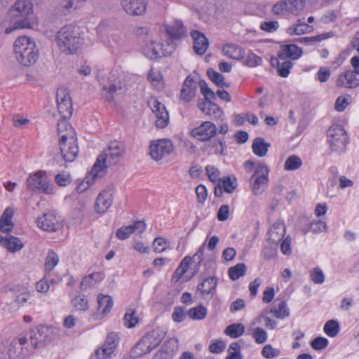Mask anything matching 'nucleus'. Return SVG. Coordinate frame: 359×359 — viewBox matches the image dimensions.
Returning <instances> with one entry per match:
<instances>
[{
    "label": "nucleus",
    "instance_id": "f257e3e1",
    "mask_svg": "<svg viewBox=\"0 0 359 359\" xmlns=\"http://www.w3.org/2000/svg\"><path fill=\"white\" fill-rule=\"evenodd\" d=\"M55 42L58 50L66 55H74L83 43L79 28L72 25L61 27L55 34Z\"/></svg>",
    "mask_w": 359,
    "mask_h": 359
},
{
    "label": "nucleus",
    "instance_id": "f03ea898",
    "mask_svg": "<svg viewBox=\"0 0 359 359\" xmlns=\"http://www.w3.org/2000/svg\"><path fill=\"white\" fill-rule=\"evenodd\" d=\"M13 50L17 61L23 66L29 67L38 60L39 49L31 37L21 36L17 38L13 43Z\"/></svg>",
    "mask_w": 359,
    "mask_h": 359
},
{
    "label": "nucleus",
    "instance_id": "7ed1b4c3",
    "mask_svg": "<svg viewBox=\"0 0 359 359\" xmlns=\"http://www.w3.org/2000/svg\"><path fill=\"white\" fill-rule=\"evenodd\" d=\"M327 142L332 152L340 154L346 151L348 136L341 126L334 124L327 131Z\"/></svg>",
    "mask_w": 359,
    "mask_h": 359
},
{
    "label": "nucleus",
    "instance_id": "20e7f679",
    "mask_svg": "<svg viewBox=\"0 0 359 359\" xmlns=\"http://www.w3.org/2000/svg\"><path fill=\"white\" fill-rule=\"evenodd\" d=\"M172 51V46L169 44L163 45L159 41L158 34L156 36L151 34V39L144 41L142 46V53L150 60H156L163 56L170 55Z\"/></svg>",
    "mask_w": 359,
    "mask_h": 359
},
{
    "label": "nucleus",
    "instance_id": "39448f33",
    "mask_svg": "<svg viewBox=\"0 0 359 359\" xmlns=\"http://www.w3.org/2000/svg\"><path fill=\"white\" fill-rule=\"evenodd\" d=\"M33 11L34 6L31 0H17L9 9L8 15L33 28L36 24L32 18Z\"/></svg>",
    "mask_w": 359,
    "mask_h": 359
},
{
    "label": "nucleus",
    "instance_id": "423d86ee",
    "mask_svg": "<svg viewBox=\"0 0 359 359\" xmlns=\"http://www.w3.org/2000/svg\"><path fill=\"white\" fill-rule=\"evenodd\" d=\"M124 154L123 147L118 142L110 143L108 148L100 155L93 165V172H97V168L104 175L107 165L116 163V158Z\"/></svg>",
    "mask_w": 359,
    "mask_h": 359
},
{
    "label": "nucleus",
    "instance_id": "0eeeda50",
    "mask_svg": "<svg viewBox=\"0 0 359 359\" xmlns=\"http://www.w3.org/2000/svg\"><path fill=\"white\" fill-rule=\"evenodd\" d=\"M99 82L101 86L102 97L109 102L114 100L115 96L126 90L121 80L115 77L114 74H110L107 77L100 78Z\"/></svg>",
    "mask_w": 359,
    "mask_h": 359
},
{
    "label": "nucleus",
    "instance_id": "6e6552de",
    "mask_svg": "<svg viewBox=\"0 0 359 359\" xmlns=\"http://www.w3.org/2000/svg\"><path fill=\"white\" fill-rule=\"evenodd\" d=\"M27 187L32 191H39L46 194H52L55 186L50 183L45 171L39 170L30 175L27 179Z\"/></svg>",
    "mask_w": 359,
    "mask_h": 359
},
{
    "label": "nucleus",
    "instance_id": "1a4fd4ad",
    "mask_svg": "<svg viewBox=\"0 0 359 359\" xmlns=\"http://www.w3.org/2000/svg\"><path fill=\"white\" fill-rule=\"evenodd\" d=\"M269 168L264 163H259L254 175L251 177L252 193L257 196L261 194L269 183Z\"/></svg>",
    "mask_w": 359,
    "mask_h": 359
},
{
    "label": "nucleus",
    "instance_id": "9d476101",
    "mask_svg": "<svg viewBox=\"0 0 359 359\" xmlns=\"http://www.w3.org/2000/svg\"><path fill=\"white\" fill-rule=\"evenodd\" d=\"M174 146L170 140L161 139L152 141L149 146V155L152 159L158 161L170 154Z\"/></svg>",
    "mask_w": 359,
    "mask_h": 359
},
{
    "label": "nucleus",
    "instance_id": "9b49d317",
    "mask_svg": "<svg viewBox=\"0 0 359 359\" xmlns=\"http://www.w3.org/2000/svg\"><path fill=\"white\" fill-rule=\"evenodd\" d=\"M217 128L216 125L211 121H203L197 127L194 128L191 132V135L196 140L206 142L211 141L216 136Z\"/></svg>",
    "mask_w": 359,
    "mask_h": 359
},
{
    "label": "nucleus",
    "instance_id": "f8f14e48",
    "mask_svg": "<svg viewBox=\"0 0 359 359\" xmlns=\"http://www.w3.org/2000/svg\"><path fill=\"white\" fill-rule=\"evenodd\" d=\"M56 100L57 109L61 116L69 118L73 111L69 89L65 87L59 88L57 90Z\"/></svg>",
    "mask_w": 359,
    "mask_h": 359
},
{
    "label": "nucleus",
    "instance_id": "ddd939ff",
    "mask_svg": "<svg viewBox=\"0 0 359 359\" xmlns=\"http://www.w3.org/2000/svg\"><path fill=\"white\" fill-rule=\"evenodd\" d=\"M28 339L25 337H20L13 339L9 345L8 354L11 359H23L31 353L27 346Z\"/></svg>",
    "mask_w": 359,
    "mask_h": 359
},
{
    "label": "nucleus",
    "instance_id": "4468645a",
    "mask_svg": "<svg viewBox=\"0 0 359 359\" xmlns=\"http://www.w3.org/2000/svg\"><path fill=\"white\" fill-rule=\"evenodd\" d=\"M37 226L46 231L54 232L60 229V217L55 210H50L44 213L36 220Z\"/></svg>",
    "mask_w": 359,
    "mask_h": 359
},
{
    "label": "nucleus",
    "instance_id": "2eb2a0df",
    "mask_svg": "<svg viewBox=\"0 0 359 359\" xmlns=\"http://www.w3.org/2000/svg\"><path fill=\"white\" fill-rule=\"evenodd\" d=\"M148 105L156 118V126L160 128H165L169 123V114L165 105L155 97H151L148 101Z\"/></svg>",
    "mask_w": 359,
    "mask_h": 359
},
{
    "label": "nucleus",
    "instance_id": "dca6fc26",
    "mask_svg": "<svg viewBox=\"0 0 359 359\" xmlns=\"http://www.w3.org/2000/svg\"><path fill=\"white\" fill-rule=\"evenodd\" d=\"M59 144L61 154L64 160L67 162H72L79 153L76 135L65 139H60Z\"/></svg>",
    "mask_w": 359,
    "mask_h": 359
},
{
    "label": "nucleus",
    "instance_id": "f3484780",
    "mask_svg": "<svg viewBox=\"0 0 359 359\" xmlns=\"http://www.w3.org/2000/svg\"><path fill=\"white\" fill-rule=\"evenodd\" d=\"M118 337L115 332H111L107 337L102 348L95 351V355L97 359H109L115 351L118 344Z\"/></svg>",
    "mask_w": 359,
    "mask_h": 359
},
{
    "label": "nucleus",
    "instance_id": "a211bd4d",
    "mask_svg": "<svg viewBox=\"0 0 359 359\" xmlns=\"http://www.w3.org/2000/svg\"><path fill=\"white\" fill-rule=\"evenodd\" d=\"M114 190L113 187H107L103 190L96 199L95 211L99 213H104L111 205Z\"/></svg>",
    "mask_w": 359,
    "mask_h": 359
},
{
    "label": "nucleus",
    "instance_id": "6ab92c4d",
    "mask_svg": "<svg viewBox=\"0 0 359 359\" xmlns=\"http://www.w3.org/2000/svg\"><path fill=\"white\" fill-rule=\"evenodd\" d=\"M123 11L132 16L144 14L147 10V3L144 0H121Z\"/></svg>",
    "mask_w": 359,
    "mask_h": 359
},
{
    "label": "nucleus",
    "instance_id": "aec40b11",
    "mask_svg": "<svg viewBox=\"0 0 359 359\" xmlns=\"http://www.w3.org/2000/svg\"><path fill=\"white\" fill-rule=\"evenodd\" d=\"M178 351L177 339H170L166 341L152 359H172Z\"/></svg>",
    "mask_w": 359,
    "mask_h": 359
},
{
    "label": "nucleus",
    "instance_id": "412c9836",
    "mask_svg": "<svg viewBox=\"0 0 359 359\" xmlns=\"http://www.w3.org/2000/svg\"><path fill=\"white\" fill-rule=\"evenodd\" d=\"M198 106L200 110L210 118L215 121H223L224 111L217 104L210 101H203L199 102Z\"/></svg>",
    "mask_w": 359,
    "mask_h": 359
},
{
    "label": "nucleus",
    "instance_id": "4be33fe9",
    "mask_svg": "<svg viewBox=\"0 0 359 359\" xmlns=\"http://www.w3.org/2000/svg\"><path fill=\"white\" fill-rule=\"evenodd\" d=\"M48 332V329L44 327H39L36 330L31 331L29 341L34 349L45 346L46 342L50 340Z\"/></svg>",
    "mask_w": 359,
    "mask_h": 359
},
{
    "label": "nucleus",
    "instance_id": "5701e85b",
    "mask_svg": "<svg viewBox=\"0 0 359 359\" xmlns=\"http://www.w3.org/2000/svg\"><path fill=\"white\" fill-rule=\"evenodd\" d=\"M339 87L353 88L359 86V75L351 69L339 75L337 80Z\"/></svg>",
    "mask_w": 359,
    "mask_h": 359
},
{
    "label": "nucleus",
    "instance_id": "b1692460",
    "mask_svg": "<svg viewBox=\"0 0 359 359\" xmlns=\"http://www.w3.org/2000/svg\"><path fill=\"white\" fill-rule=\"evenodd\" d=\"M145 229L146 224L143 221H137L131 225L123 226L119 228L116 232V236L119 240L123 241L128 238L133 233H141Z\"/></svg>",
    "mask_w": 359,
    "mask_h": 359
},
{
    "label": "nucleus",
    "instance_id": "393cba45",
    "mask_svg": "<svg viewBox=\"0 0 359 359\" xmlns=\"http://www.w3.org/2000/svg\"><path fill=\"white\" fill-rule=\"evenodd\" d=\"M97 304L98 307L97 311L93 315L95 320L101 319L109 313L113 306L114 302L110 296L100 294L97 296Z\"/></svg>",
    "mask_w": 359,
    "mask_h": 359
},
{
    "label": "nucleus",
    "instance_id": "a878e982",
    "mask_svg": "<svg viewBox=\"0 0 359 359\" xmlns=\"http://www.w3.org/2000/svg\"><path fill=\"white\" fill-rule=\"evenodd\" d=\"M302 55V50L295 44H283L280 46L278 53V60L290 59L295 60L299 59Z\"/></svg>",
    "mask_w": 359,
    "mask_h": 359
},
{
    "label": "nucleus",
    "instance_id": "bb28decb",
    "mask_svg": "<svg viewBox=\"0 0 359 359\" xmlns=\"http://www.w3.org/2000/svg\"><path fill=\"white\" fill-rule=\"evenodd\" d=\"M197 83L191 76H188L184 80L180 92V99L185 102H191L196 95Z\"/></svg>",
    "mask_w": 359,
    "mask_h": 359
},
{
    "label": "nucleus",
    "instance_id": "cd10ccee",
    "mask_svg": "<svg viewBox=\"0 0 359 359\" xmlns=\"http://www.w3.org/2000/svg\"><path fill=\"white\" fill-rule=\"evenodd\" d=\"M285 230L284 222L283 220L278 219L269 229V240L276 245L283 240L285 233Z\"/></svg>",
    "mask_w": 359,
    "mask_h": 359
},
{
    "label": "nucleus",
    "instance_id": "c85d7f7f",
    "mask_svg": "<svg viewBox=\"0 0 359 359\" xmlns=\"http://www.w3.org/2000/svg\"><path fill=\"white\" fill-rule=\"evenodd\" d=\"M166 33L172 39H180L187 34L182 21L175 20L165 26Z\"/></svg>",
    "mask_w": 359,
    "mask_h": 359
},
{
    "label": "nucleus",
    "instance_id": "c756f323",
    "mask_svg": "<svg viewBox=\"0 0 359 359\" xmlns=\"http://www.w3.org/2000/svg\"><path fill=\"white\" fill-rule=\"evenodd\" d=\"M191 36L194 40V49L195 52L198 55H203L209 45L208 39L203 34L196 30L191 32Z\"/></svg>",
    "mask_w": 359,
    "mask_h": 359
},
{
    "label": "nucleus",
    "instance_id": "7c9ffc66",
    "mask_svg": "<svg viewBox=\"0 0 359 359\" xmlns=\"http://www.w3.org/2000/svg\"><path fill=\"white\" fill-rule=\"evenodd\" d=\"M10 291L15 294L16 302L21 305L27 303L30 297L29 285L27 283H18L14 285L11 288H10Z\"/></svg>",
    "mask_w": 359,
    "mask_h": 359
},
{
    "label": "nucleus",
    "instance_id": "2f4dec72",
    "mask_svg": "<svg viewBox=\"0 0 359 359\" xmlns=\"http://www.w3.org/2000/svg\"><path fill=\"white\" fill-rule=\"evenodd\" d=\"M14 210L11 207H8L0 217V231L4 233L10 232L14 224L12 222Z\"/></svg>",
    "mask_w": 359,
    "mask_h": 359
},
{
    "label": "nucleus",
    "instance_id": "473e14b6",
    "mask_svg": "<svg viewBox=\"0 0 359 359\" xmlns=\"http://www.w3.org/2000/svg\"><path fill=\"white\" fill-rule=\"evenodd\" d=\"M0 245L11 252H17L23 248L22 241L15 236L3 237L0 236Z\"/></svg>",
    "mask_w": 359,
    "mask_h": 359
},
{
    "label": "nucleus",
    "instance_id": "72a5a7b5",
    "mask_svg": "<svg viewBox=\"0 0 359 359\" xmlns=\"http://www.w3.org/2000/svg\"><path fill=\"white\" fill-rule=\"evenodd\" d=\"M216 287L217 279L215 277L212 276L205 279L199 284L197 287V290L203 297L208 294L212 296L216 290Z\"/></svg>",
    "mask_w": 359,
    "mask_h": 359
},
{
    "label": "nucleus",
    "instance_id": "f704fd0d",
    "mask_svg": "<svg viewBox=\"0 0 359 359\" xmlns=\"http://www.w3.org/2000/svg\"><path fill=\"white\" fill-rule=\"evenodd\" d=\"M223 53L225 55L234 60H241L245 57L244 50L234 43H228L223 46Z\"/></svg>",
    "mask_w": 359,
    "mask_h": 359
},
{
    "label": "nucleus",
    "instance_id": "c9c22d12",
    "mask_svg": "<svg viewBox=\"0 0 359 359\" xmlns=\"http://www.w3.org/2000/svg\"><path fill=\"white\" fill-rule=\"evenodd\" d=\"M97 172H93V167L91 171L86 175L85 179L77 186L76 190L79 193L85 191L93 182L97 178H101L104 174L97 168Z\"/></svg>",
    "mask_w": 359,
    "mask_h": 359
},
{
    "label": "nucleus",
    "instance_id": "e433bc0d",
    "mask_svg": "<svg viewBox=\"0 0 359 359\" xmlns=\"http://www.w3.org/2000/svg\"><path fill=\"white\" fill-rule=\"evenodd\" d=\"M271 144L265 142L262 137H256L252 142V149L253 153L259 156L264 157L266 155Z\"/></svg>",
    "mask_w": 359,
    "mask_h": 359
},
{
    "label": "nucleus",
    "instance_id": "4c0bfd02",
    "mask_svg": "<svg viewBox=\"0 0 359 359\" xmlns=\"http://www.w3.org/2000/svg\"><path fill=\"white\" fill-rule=\"evenodd\" d=\"M313 26L309 25L305 22L301 21L299 20L293 26H291L287 29V33L289 35H302L306 33H311L313 32Z\"/></svg>",
    "mask_w": 359,
    "mask_h": 359
},
{
    "label": "nucleus",
    "instance_id": "58836bf2",
    "mask_svg": "<svg viewBox=\"0 0 359 359\" xmlns=\"http://www.w3.org/2000/svg\"><path fill=\"white\" fill-rule=\"evenodd\" d=\"M149 344L147 338L143 336L132 349L133 357L137 358L151 352L153 349Z\"/></svg>",
    "mask_w": 359,
    "mask_h": 359
},
{
    "label": "nucleus",
    "instance_id": "ea45409f",
    "mask_svg": "<svg viewBox=\"0 0 359 359\" xmlns=\"http://www.w3.org/2000/svg\"><path fill=\"white\" fill-rule=\"evenodd\" d=\"M103 279V275L100 272H93L85 276L81 283L80 288L86 290L89 287H94Z\"/></svg>",
    "mask_w": 359,
    "mask_h": 359
},
{
    "label": "nucleus",
    "instance_id": "a19ab883",
    "mask_svg": "<svg viewBox=\"0 0 359 359\" xmlns=\"http://www.w3.org/2000/svg\"><path fill=\"white\" fill-rule=\"evenodd\" d=\"M144 337L147 338L150 347L154 349L162 341L165 337V332L158 328L147 332Z\"/></svg>",
    "mask_w": 359,
    "mask_h": 359
},
{
    "label": "nucleus",
    "instance_id": "79ce46f5",
    "mask_svg": "<svg viewBox=\"0 0 359 359\" xmlns=\"http://www.w3.org/2000/svg\"><path fill=\"white\" fill-rule=\"evenodd\" d=\"M67 118H62L57 123V133L60 139H65L75 135L74 129L67 121Z\"/></svg>",
    "mask_w": 359,
    "mask_h": 359
},
{
    "label": "nucleus",
    "instance_id": "37998d69",
    "mask_svg": "<svg viewBox=\"0 0 359 359\" xmlns=\"http://www.w3.org/2000/svg\"><path fill=\"white\" fill-rule=\"evenodd\" d=\"M148 80L157 90H160L164 88V81L162 74L153 68L148 73Z\"/></svg>",
    "mask_w": 359,
    "mask_h": 359
},
{
    "label": "nucleus",
    "instance_id": "c03bdc74",
    "mask_svg": "<svg viewBox=\"0 0 359 359\" xmlns=\"http://www.w3.org/2000/svg\"><path fill=\"white\" fill-rule=\"evenodd\" d=\"M271 313L279 319H284L290 316V309L287 307V303L282 300L277 306H274L271 309Z\"/></svg>",
    "mask_w": 359,
    "mask_h": 359
},
{
    "label": "nucleus",
    "instance_id": "a18cd8bd",
    "mask_svg": "<svg viewBox=\"0 0 359 359\" xmlns=\"http://www.w3.org/2000/svg\"><path fill=\"white\" fill-rule=\"evenodd\" d=\"M245 332V327L240 323H233L227 326L224 333L231 338H238L243 335Z\"/></svg>",
    "mask_w": 359,
    "mask_h": 359
},
{
    "label": "nucleus",
    "instance_id": "49530a36",
    "mask_svg": "<svg viewBox=\"0 0 359 359\" xmlns=\"http://www.w3.org/2000/svg\"><path fill=\"white\" fill-rule=\"evenodd\" d=\"M246 266L245 264H237L236 266L230 267L228 270L229 278L232 280H236L243 276L245 273Z\"/></svg>",
    "mask_w": 359,
    "mask_h": 359
},
{
    "label": "nucleus",
    "instance_id": "de8ad7c7",
    "mask_svg": "<svg viewBox=\"0 0 359 359\" xmlns=\"http://www.w3.org/2000/svg\"><path fill=\"white\" fill-rule=\"evenodd\" d=\"M74 308L79 311H86L89 308L88 300L84 294H79L72 301Z\"/></svg>",
    "mask_w": 359,
    "mask_h": 359
},
{
    "label": "nucleus",
    "instance_id": "09e8293b",
    "mask_svg": "<svg viewBox=\"0 0 359 359\" xmlns=\"http://www.w3.org/2000/svg\"><path fill=\"white\" fill-rule=\"evenodd\" d=\"M293 63L290 60H281L278 61L277 72L281 77L288 76Z\"/></svg>",
    "mask_w": 359,
    "mask_h": 359
},
{
    "label": "nucleus",
    "instance_id": "8fccbe9b",
    "mask_svg": "<svg viewBox=\"0 0 359 359\" xmlns=\"http://www.w3.org/2000/svg\"><path fill=\"white\" fill-rule=\"evenodd\" d=\"M290 15H298L305 7V0H287Z\"/></svg>",
    "mask_w": 359,
    "mask_h": 359
},
{
    "label": "nucleus",
    "instance_id": "3c124183",
    "mask_svg": "<svg viewBox=\"0 0 359 359\" xmlns=\"http://www.w3.org/2000/svg\"><path fill=\"white\" fill-rule=\"evenodd\" d=\"M302 165V159L295 155L290 156L284 163V168L286 170H295Z\"/></svg>",
    "mask_w": 359,
    "mask_h": 359
},
{
    "label": "nucleus",
    "instance_id": "603ef678",
    "mask_svg": "<svg viewBox=\"0 0 359 359\" xmlns=\"http://www.w3.org/2000/svg\"><path fill=\"white\" fill-rule=\"evenodd\" d=\"M207 315V309L200 305L194 308H191L188 311V316L193 320H202L205 318Z\"/></svg>",
    "mask_w": 359,
    "mask_h": 359
},
{
    "label": "nucleus",
    "instance_id": "864d4df0",
    "mask_svg": "<svg viewBox=\"0 0 359 359\" xmlns=\"http://www.w3.org/2000/svg\"><path fill=\"white\" fill-rule=\"evenodd\" d=\"M124 325L128 328L134 327L138 323L139 318L135 311L130 309L128 311L123 318Z\"/></svg>",
    "mask_w": 359,
    "mask_h": 359
},
{
    "label": "nucleus",
    "instance_id": "5fc2aeb1",
    "mask_svg": "<svg viewBox=\"0 0 359 359\" xmlns=\"http://www.w3.org/2000/svg\"><path fill=\"white\" fill-rule=\"evenodd\" d=\"M323 330L330 337H334L339 331V325L334 320H328L324 325Z\"/></svg>",
    "mask_w": 359,
    "mask_h": 359
},
{
    "label": "nucleus",
    "instance_id": "6e6d98bb",
    "mask_svg": "<svg viewBox=\"0 0 359 359\" xmlns=\"http://www.w3.org/2000/svg\"><path fill=\"white\" fill-rule=\"evenodd\" d=\"M272 13L276 15H287L289 7L287 0L280 1L272 7Z\"/></svg>",
    "mask_w": 359,
    "mask_h": 359
},
{
    "label": "nucleus",
    "instance_id": "4d7b16f0",
    "mask_svg": "<svg viewBox=\"0 0 359 359\" xmlns=\"http://www.w3.org/2000/svg\"><path fill=\"white\" fill-rule=\"evenodd\" d=\"M170 242L162 237H157L153 242L154 251L156 253H161L170 247Z\"/></svg>",
    "mask_w": 359,
    "mask_h": 359
},
{
    "label": "nucleus",
    "instance_id": "13d9d810",
    "mask_svg": "<svg viewBox=\"0 0 359 359\" xmlns=\"http://www.w3.org/2000/svg\"><path fill=\"white\" fill-rule=\"evenodd\" d=\"M327 228V224L325 222L318 220L311 222L309 229H304L303 231L304 234H306L309 231L314 233H318L326 231Z\"/></svg>",
    "mask_w": 359,
    "mask_h": 359
},
{
    "label": "nucleus",
    "instance_id": "bf43d9fd",
    "mask_svg": "<svg viewBox=\"0 0 359 359\" xmlns=\"http://www.w3.org/2000/svg\"><path fill=\"white\" fill-rule=\"evenodd\" d=\"M251 336L258 344H262L267 341L268 334L261 327H255L251 333Z\"/></svg>",
    "mask_w": 359,
    "mask_h": 359
},
{
    "label": "nucleus",
    "instance_id": "052dcab7",
    "mask_svg": "<svg viewBox=\"0 0 359 359\" xmlns=\"http://www.w3.org/2000/svg\"><path fill=\"white\" fill-rule=\"evenodd\" d=\"M215 153L216 154L224 156L226 151V145L223 137H217L212 143Z\"/></svg>",
    "mask_w": 359,
    "mask_h": 359
},
{
    "label": "nucleus",
    "instance_id": "680f3d73",
    "mask_svg": "<svg viewBox=\"0 0 359 359\" xmlns=\"http://www.w3.org/2000/svg\"><path fill=\"white\" fill-rule=\"evenodd\" d=\"M280 353L281 352L279 349L273 348L271 344L265 345L261 351L262 357L266 359L277 358Z\"/></svg>",
    "mask_w": 359,
    "mask_h": 359
},
{
    "label": "nucleus",
    "instance_id": "e2e57ef3",
    "mask_svg": "<svg viewBox=\"0 0 359 359\" xmlns=\"http://www.w3.org/2000/svg\"><path fill=\"white\" fill-rule=\"evenodd\" d=\"M59 262V257L57 253H55L53 250H50L48 252V255L46 259V270L48 271H51L55 266L58 264Z\"/></svg>",
    "mask_w": 359,
    "mask_h": 359
},
{
    "label": "nucleus",
    "instance_id": "0e129e2a",
    "mask_svg": "<svg viewBox=\"0 0 359 359\" xmlns=\"http://www.w3.org/2000/svg\"><path fill=\"white\" fill-rule=\"evenodd\" d=\"M311 280L315 284H322L325 281V274L321 269L316 267L309 272Z\"/></svg>",
    "mask_w": 359,
    "mask_h": 359
},
{
    "label": "nucleus",
    "instance_id": "69168bd1",
    "mask_svg": "<svg viewBox=\"0 0 359 359\" xmlns=\"http://www.w3.org/2000/svg\"><path fill=\"white\" fill-rule=\"evenodd\" d=\"M221 186L226 193H232L236 188L237 184L236 179H231L230 177H225L221 180Z\"/></svg>",
    "mask_w": 359,
    "mask_h": 359
},
{
    "label": "nucleus",
    "instance_id": "338daca9",
    "mask_svg": "<svg viewBox=\"0 0 359 359\" xmlns=\"http://www.w3.org/2000/svg\"><path fill=\"white\" fill-rule=\"evenodd\" d=\"M207 175L211 182L213 183L221 184L220 172L219 170L212 165H208L205 168Z\"/></svg>",
    "mask_w": 359,
    "mask_h": 359
},
{
    "label": "nucleus",
    "instance_id": "774afa93",
    "mask_svg": "<svg viewBox=\"0 0 359 359\" xmlns=\"http://www.w3.org/2000/svg\"><path fill=\"white\" fill-rule=\"evenodd\" d=\"M55 182L60 187H66L72 182L71 175L67 172H62L55 176Z\"/></svg>",
    "mask_w": 359,
    "mask_h": 359
}]
</instances>
